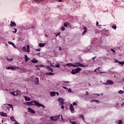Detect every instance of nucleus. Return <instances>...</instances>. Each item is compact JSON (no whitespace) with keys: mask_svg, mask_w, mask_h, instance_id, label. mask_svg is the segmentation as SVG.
I'll return each mask as SVG.
<instances>
[{"mask_svg":"<svg viewBox=\"0 0 124 124\" xmlns=\"http://www.w3.org/2000/svg\"><path fill=\"white\" fill-rule=\"evenodd\" d=\"M82 70V69L81 68H77L76 69H72L71 74H77V73H79L80 71Z\"/></svg>","mask_w":124,"mask_h":124,"instance_id":"f257e3e1","label":"nucleus"},{"mask_svg":"<svg viewBox=\"0 0 124 124\" xmlns=\"http://www.w3.org/2000/svg\"><path fill=\"white\" fill-rule=\"evenodd\" d=\"M74 67H79L81 66V67H85V65L79 62H76L75 63L73 64Z\"/></svg>","mask_w":124,"mask_h":124,"instance_id":"f03ea898","label":"nucleus"},{"mask_svg":"<svg viewBox=\"0 0 124 124\" xmlns=\"http://www.w3.org/2000/svg\"><path fill=\"white\" fill-rule=\"evenodd\" d=\"M59 119H60V115L55 116L54 117L52 116L50 118L51 121H53L54 122H57Z\"/></svg>","mask_w":124,"mask_h":124,"instance_id":"7ed1b4c3","label":"nucleus"},{"mask_svg":"<svg viewBox=\"0 0 124 124\" xmlns=\"http://www.w3.org/2000/svg\"><path fill=\"white\" fill-rule=\"evenodd\" d=\"M104 84L105 85H113V84H114V81L111 80H108L107 81V82Z\"/></svg>","mask_w":124,"mask_h":124,"instance_id":"20e7f679","label":"nucleus"},{"mask_svg":"<svg viewBox=\"0 0 124 124\" xmlns=\"http://www.w3.org/2000/svg\"><path fill=\"white\" fill-rule=\"evenodd\" d=\"M58 101L60 103V105H63V99L62 98H59Z\"/></svg>","mask_w":124,"mask_h":124,"instance_id":"39448f33","label":"nucleus"},{"mask_svg":"<svg viewBox=\"0 0 124 124\" xmlns=\"http://www.w3.org/2000/svg\"><path fill=\"white\" fill-rule=\"evenodd\" d=\"M114 62H115L116 63H119V64H122V66H123V65H124V61L123 62H119V60L116 59L114 61Z\"/></svg>","mask_w":124,"mask_h":124,"instance_id":"423d86ee","label":"nucleus"},{"mask_svg":"<svg viewBox=\"0 0 124 124\" xmlns=\"http://www.w3.org/2000/svg\"><path fill=\"white\" fill-rule=\"evenodd\" d=\"M70 110L71 113H74V107L72 105V104L70 106Z\"/></svg>","mask_w":124,"mask_h":124,"instance_id":"0eeeda50","label":"nucleus"},{"mask_svg":"<svg viewBox=\"0 0 124 124\" xmlns=\"http://www.w3.org/2000/svg\"><path fill=\"white\" fill-rule=\"evenodd\" d=\"M34 82L35 83V84H36V85H39V79L38 78H36L35 80H34Z\"/></svg>","mask_w":124,"mask_h":124,"instance_id":"6e6552de","label":"nucleus"},{"mask_svg":"<svg viewBox=\"0 0 124 124\" xmlns=\"http://www.w3.org/2000/svg\"><path fill=\"white\" fill-rule=\"evenodd\" d=\"M28 111L30 112V113H31V114H35V111L33 110V109L31 108H28Z\"/></svg>","mask_w":124,"mask_h":124,"instance_id":"1a4fd4ad","label":"nucleus"},{"mask_svg":"<svg viewBox=\"0 0 124 124\" xmlns=\"http://www.w3.org/2000/svg\"><path fill=\"white\" fill-rule=\"evenodd\" d=\"M10 27H16V23L13 21H11V24L10 25Z\"/></svg>","mask_w":124,"mask_h":124,"instance_id":"9d476101","label":"nucleus"},{"mask_svg":"<svg viewBox=\"0 0 124 124\" xmlns=\"http://www.w3.org/2000/svg\"><path fill=\"white\" fill-rule=\"evenodd\" d=\"M19 67H16V66H11L10 67V69H11V70H16V69H19Z\"/></svg>","mask_w":124,"mask_h":124,"instance_id":"9b49d317","label":"nucleus"},{"mask_svg":"<svg viewBox=\"0 0 124 124\" xmlns=\"http://www.w3.org/2000/svg\"><path fill=\"white\" fill-rule=\"evenodd\" d=\"M36 106H39V107H43V108H45V106L39 103H36Z\"/></svg>","mask_w":124,"mask_h":124,"instance_id":"f8f14e48","label":"nucleus"},{"mask_svg":"<svg viewBox=\"0 0 124 124\" xmlns=\"http://www.w3.org/2000/svg\"><path fill=\"white\" fill-rule=\"evenodd\" d=\"M64 27L67 28V27H70V24L68 22H65L64 24Z\"/></svg>","mask_w":124,"mask_h":124,"instance_id":"ddd939ff","label":"nucleus"},{"mask_svg":"<svg viewBox=\"0 0 124 124\" xmlns=\"http://www.w3.org/2000/svg\"><path fill=\"white\" fill-rule=\"evenodd\" d=\"M0 114L1 117H7V115L6 114V113H4V112H1Z\"/></svg>","mask_w":124,"mask_h":124,"instance_id":"4468645a","label":"nucleus"},{"mask_svg":"<svg viewBox=\"0 0 124 124\" xmlns=\"http://www.w3.org/2000/svg\"><path fill=\"white\" fill-rule=\"evenodd\" d=\"M65 65H66V66H68V67H70L71 66L74 67V65L72 63H67V64H66Z\"/></svg>","mask_w":124,"mask_h":124,"instance_id":"2eb2a0df","label":"nucleus"},{"mask_svg":"<svg viewBox=\"0 0 124 124\" xmlns=\"http://www.w3.org/2000/svg\"><path fill=\"white\" fill-rule=\"evenodd\" d=\"M50 94L51 96H55L56 95V93L55 92H50Z\"/></svg>","mask_w":124,"mask_h":124,"instance_id":"dca6fc26","label":"nucleus"},{"mask_svg":"<svg viewBox=\"0 0 124 124\" xmlns=\"http://www.w3.org/2000/svg\"><path fill=\"white\" fill-rule=\"evenodd\" d=\"M32 62L33 63H37L38 62V61L35 59V58L33 59L32 61Z\"/></svg>","mask_w":124,"mask_h":124,"instance_id":"f3484780","label":"nucleus"},{"mask_svg":"<svg viewBox=\"0 0 124 124\" xmlns=\"http://www.w3.org/2000/svg\"><path fill=\"white\" fill-rule=\"evenodd\" d=\"M24 98H25V100L27 101H30L31 100L30 98H29V97H28L27 96H25Z\"/></svg>","mask_w":124,"mask_h":124,"instance_id":"a211bd4d","label":"nucleus"},{"mask_svg":"<svg viewBox=\"0 0 124 124\" xmlns=\"http://www.w3.org/2000/svg\"><path fill=\"white\" fill-rule=\"evenodd\" d=\"M47 69L50 70L51 72H53V71H54V70H53V68L50 67V66H47Z\"/></svg>","mask_w":124,"mask_h":124,"instance_id":"6ab92c4d","label":"nucleus"},{"mask_svg":"<svg viewBox=\"0 0 124 124\" xmlns=\"http://www.w3.org/2000/svg\"><path fill=\"white\" fill-rule=\"evenodd\" d=\"M83 30H84L83 32L82 33L83 35H84V34H85V33H86V32H87V28L84 27L83 28Z\"/></svg>","mask_w":124,"mask_h":124,"instance_id":"aec40b11","label":"nucleus"},{"mask_svg":"<svg viewBox=\"0 0 124 124\" xmlns=\"http://www.w3.org/2000/svg\"><path fill=\"white\" fill-rule=\"evenodd\" d=\"M27 49L26 52L27 53H30V46L29 45H27Z\"/></svg>","mask_w":124,"mask_h":124,"instance_id":"412c9836","label":"nucleus"},{"mask_svg":"<svg viewBox=\"0 0 124 124\" xmlns=\"http://www.w3.org/2000/svg\"><path fill=\"white\" fill-rule=\"evenodd\" d=\"M31 105H36V103H39L38 102H36V101H32L31 102Z\"/></svg>","mask_w":124,"mask_h":124,"instance_id":"4be33fe9","label":"nucleus"},{"mask_svg":"<svg viewBox=\"0 0 124 124\" xmlns=\"http://www.w3.org/2000/svg\"><path fill=\"white\" fill-rule=\"evenodd\" d=\"M39 46L40 47H44V46H45V44L40 43L39 44Z\"/></svg>","mask_w":124,"mask_h":124,"instance_id":"5701e85b","label":"nucleus"},{"mask_svg":"<svg viewBox=\"0 0 124 124\" xmlns=\"http://www.w3.org/2000/svg\"><path fill=\"white\" fill-rule=\"evenodd\" d=\"M10 119L12 122H16V120H15V118L14 117V116L11 117Z\"/></svg>","mask_w":124,"mask_h":124,"instance_id":"b1692460","label":"nucleus"},{"mask_svg":"<svg viewBox=\"0 0 124 124\" xmlns=\"http://www.w3.org/2000/svg\"><path fill=\"white\" fill-rule=\"evenodd\" d=\"M25 60L26 61V62H28V61H29V57H28V56L27 55H25Z\"/></svg>","mask_w":124,"mask_h":124,"instance_id":"393cba45","label":"nucleus"},{"mask_svg":"<svg viewBox=\"0 0 124 124\" xmlns=\"http://www.w3.org/2000/svg\"><path fill=\"white\" fill-rule=\"evenodd\" d=\"M6 60L8 62H13V58H6Z\"/></svg>","mask_w":124,"mask_h":124,"instance_id":"a878e982","label":"nucleus"},{"mask_svg":"<svg viewBox=\"0 0 124 124\" xmlns=\"http://www.w3.org/2000/svg\"><path fill=\"white\" fill-rule=\"evenodd\" d=\"M55 74L53 73H46V75H54Z\"/></svg>","mask_w":124,"mask_h":124,"instance_id":"bb28decb","label":"nucleus"},{"mask_svg":"<svg viewBox=\"0 0 124 124\" xmlns=\"http://www.w3.org/2000/svg\"><path fill=\"white\" fill-rule=\"evenodd\" d=\"M22 51H27V47L26 46L22 47Z\"/></svg>","mask_w":124,"mask_h":124,"instance_id":"cd10ccee","label":"nucleus"},{"mask_svg":"<svg viewBox=\"0 0 124 124\" xmlns=\"http://www.w3.org/2000/svg\"><path fill=\"white\" fill-rule=\"evenodd\" d=\"M26 105H29V106H31V102H27L26 103Z\"/></svg>","mask_w":124,"mask_h":124,"instance_id":"c85d7f7f","label":"nucleus"},{"mask_svg":"<svg viewBox=\"0 0 124 124\" xmlns=\"http://www.w3.org/2000/svg\"><path fill=\"white\" fill-rule=\"evenodd\" d=\"M8 44H10V45H14V43L12 42L9 41Z\"/></svg>","mask_w":124,"mask_h":124,"instance_id":"c756f323","label":"nucleus"},{"mask_svg":"<svg viewBox=\"0 0 124 124\" xmlns=\"http://www.w3.org/2000/svg\"><path fill=\"white\" fill-rule=\"evenodd\" d=\"M112 29H113L114 30H116L117 29V26H116V25H113L112 26Z\"/></svg>","mask_w":124,"mask_h":124,"instance_id":"7c9ffc66","label":"nucleus"},{"mask_svg":"<svg viewBox=\"0 0 124 124\" xmlns=\"http://www.w3.org/2000/svg\"><path fill=\"white\" fill-rule=\"evenodd\" d=\"M34 0L35 1H39V2H41V1H44V0Z\"/></svg>","mask_w":124,"mask_h":124,"instance_id":"2f4dec72","label":"nucleus"},{"mask_svg":"<svg viewBox=\"0 0 124 124\" xmlns=\"http://www.w3.org/2000/svg\"><path fill=\"white\" fill-rule=\"evenodd\" d=\"M118 93H120V94H123V93H124V91L120 90L118 92Z\"/></svg>","mask_w":124,"mask_h":124,"instance_id":"473e14b6","label":"nucleus"},{"mask_svg":"<svg viewBox=\"0 0 124 124\" xmlns=\"http://www.w3.org/2000/svg\"><path fill=\"white\" fill-rule=\"evenodd\" d=\"M14 30V31H13V32H14V33H16V32H17V29H15Z\"/></svg>","mask_w":124,"mask_h":124,"instance_id":"72a5a7b5","label":"nucleus"},{"mask_svg":"<svg viewBox=\"0 0 124 124\" xmlns=\"http://www.w3.org/2000/svg\"><path fill=\"white\" fill-rule=\"evenodd\" d=\"M70 123L71 124H76V123L73 122V121H72L71 120L70 121Z\"/></svg>","mask_w":124,"mask_h":124,"instance_id":"f704fd0d","label":"nucleus"},{"mask_svg":"<svg viewBox=\"0 0 124 124\" xmlns=\"http://www.w3.org/2000/svg\"><path fill=\"white\" fill-rule=\"evenodd\" d=\"M80 118H82L83 122H85V119H84V116L83 115H80Z\"/></svg>","mask_w":124,"mask_h":124,"instance_id":"c9c22d12","label":"nucleus"},{"mask_svg":"<svg viewBox=\"0 0 124 124\" xmlns=\"http://www.w3.org/2000/svg\"><path fill=\"white\" fill-rule=\"evenodd\" d=\"M55 67H60V64L58 63L57 65H55Z\"/></svg>","mask_w":124,"mask_h":124,"instance_id":"e433bc0d","label":"nucleus"},{"mask_svg":"<svg viewBox=\"0 0 124 124\" xmlns=\"http://www.w3.org/2000/svg\"><path fill=\"white\" fill-rule=\"evenodd\" d=\"M123 124V121H122L121 120H119L118 124Z\"/></svg>","mask_w":124,"mask_h":124,"instance_id":"4c0bfd02","label":"nucleus"},{"mask_svg":"<svg viewBox=\"0 0 124 124\" xmlns=\"http://www.w3.org/2000/svg\"><path fill=\"white\" fill-rule=\"evenodd\" d=\"M97 70H98L99 71V67H98V68L95 70L94 72H96Z\"/></svg>","mask_w":124,"mask_h":124,"instance_id":"58836bf2","label":"nucleus"},{"mask_svg":"<svg viewBox=\"0 0 124 124\" xmlns=\"http://www.w3.org/2000/svg\"><path fill=\"white\" fill-rule=\"evenodd\" d=\"M73 105H74L75 106H77V103H76V102H74V103H73Z\"/></svg>","mask_w":124,"mask_h":124,"instance_id":"ea45409f","label":"nucleus"},{"mask_svg":"<svg viewBox=\"0 0 124 124\" xmlns=\"http://www.w3.org/2000/svg\"><path fill=\"white\" fill-rule=\"evenodd\" d=\"M61 29H62V31H64V30H65V28H64V27H62L61 28Z\"/></svg>","mask_w":124,"mask_h":124,"instance_id":"a19ab883","label":"nucleus"},{"mask_svg":"<svg viewBox=\"0 0 124 124\" xmlns=\"http://www.w3.org/2000/svg\"><path fill=\"white\" fill-rule=\"evenodd\" d=\"M93 101H95V102H97V103H98V102H99V101L96 100H93Z\"/></svg>","mask_w":124,"mask_h":124,"instance_id":"79ce46f5","label":"nucleus"},{"mask_svg":"<svg viewBox=\"0 0 124 124\" xmlns=\"http://www.w3.org/2000/svg\"><path fill=\"white\" fill-rule=\"evenodd\" d=\"M95 58H96V56L92 58V60L93 61V62H94Z\"/></svg>","mask_w":124,"mask_h":124,"instance_id":"37998d69","label":"nucleus"},{"mask_svg":"<svg viewBox=\"0 0 124 124\" xmlns=\"http://www.w3.org/2000/svg\"><path fill=\"white\" fill-rule=\"evenodd\" d=\"M61 108H62V109L64 108V106H63V105H61Z\"/></svg>","mask_w":124,"mask_h":124,"instance_id":"c03bdc74","label":"nucleus"},{"mask_svg":"<svg viewBox=\"0 0 124 124\" xmlns=\"http://www.w3.org/2000/svg\"><path fill=\"white\" fill-rule=\"evenodd\" d=\"M68 91L69 92V93H71V92H72L71 89H68Z\"/></svg>","mask_w":124,"mask_h":124,"instance_id":"a18cd8bd","label":"nucleus"},{"mask_svg":"<svg viewBox=\"0 0 124 124\" xmlns=\"http://www.w3.org/2000/svg\"><path fill=\"white\" fill-rule=\"evenodd\" d=\"M63 82L65 83V84H67L68 83H69V81H64Z\"/></svg>","mask_w":124,"mask_h":124,"instance_id":"49530a36","label":"nucleus"},{"mask_svg":"<svg viewBox=\"0 0 124 124\" xmlns=\"http://www.w3.org/2000/svg\"><path fill=\"white\" fill-rule=\"evenodd\" d=\"M63 88H64V90H68V89L67 88H66V87H63Z\"/></svg>","mask_w":124,"mask_h":124,"instance_id":"de8ad7c7","label":"nucleus"},{"mask_svg":"<svg viewBox=\"0 0 124 124\" xmlns=\"http://www.w3.org/2000/svg\"><path fill=\"white\" fill-rule=\"evenodd\" d=\"M96 25L97 27H98V21H96Z\"/></svg>","mask_w":124,"mask_h":124,"instance_id":"09e8293b","label":"nucleus"},{"mask_svg":"<svg viewBox=\"0 0 124 124\" xmlns=\"http://www.w3.org/2000/svg\"><path fill=\"white\" fill-rule=\"evenodd\" d=\"M41 49H40V48H38V49H36V51H41Z\"/></svg>","mask_w":124,"mask_h":124,"instance_id":"8fccbe9b","label":"nucleus"},{"mask_svg":"<svg viewBox=\"0 0 124 124\" xmlns=\"http://www.w3.org/2000/svg\"><path fill=\"white\" fill-rule=\"evenodd\" d=\"M56 93L57 95H59V94H60L59 92H56V93Z\"/></svg>","mask_w":124,"mask_h":124,"instance_id":"3c124183","label":"nucleus"},{"mask_svg":"<svg viewBox=\"0 0 124 124\" xmlns=\"http://www.w3.org/2000/svg\"><path fill=\"white\" fill-rule=\"evenodd\" d=\"M111 51H112V52H113L114 53H115V52H116V51H115L114 49H111Z\"/></svg>","mask_w":124,"mask_h":124,"instance_id":"603ef678","label":"nucleus"},{"mask_svg":"<svg viewBox=\"0 0 124 124\" xmlns=\"http://www.w3.org/2000/svg\"><path fill=\"white\" fill-rule=\"evenodd\" d=\"M60 34H61V32L57 33V35H56V36H58V35H60Z\"/></svg>","mask_w":124,"mask_h":124,"instance_id":"864d4df0","label":"nucleus"},{"mask_svg":"<svg viewBox=\"0 0 124 124\" xmlns=\"http://www.w3.org/2000/svg\"><path fill=\"white\" fill-rule=\"evenodd\" d=\"M59 50L62 51V47L61 46H59Z\"/></svg>","mask_w":124,"mask_h":124,"instance_id":"5fc2aeb1","label":"nucleus"},{"mask_svg":"<svg viewBox=\"0 0 124 124\" xmlns=\"http://www.w3.org/2000/svg\"><path fill=\"white\" fill-rule=\"evenodd\" d=\"M62 121H63V118H62V115H61Z\"/></svg>","mask_w":124,"mask_h":124,"instance_id":"6e6d98bb","label":"nucleus"},{"mask_svg":"<svg viewBox=\"0 0 124 124\" xmlns=\"http://www.w3.org/2000/svg\"><path fill=\"white\" fill-rule=\"evenodd\" d=\"M89 94V92L88 91H86V95H88Z\"/></svg>","mask_w":124,"mask_h":124,"instance_id":"4d7b16f0","label":"nucleus"},{"mask_svg":"<svg viewBox=\"0 0 124 124\" xmlns=\"http://www.w3.org/2000/svg\"><path fill=\"white\" fill-rule=\"evenodd\" d=\"M8 106H10L11 107H12V106H13L12 105H11V104H8Z\"/></svg>","mask_w":124,"mask_h":124,"instance_id":"13d9d810","label":"nucleus"},{"mask_svg":"<svg viewBox=\"0 0 124 124\" xmlns=\"http://www.w3.org/2000/svg\"><path fill=\"white\" fill-rule=\"evenodd\" d=\"M58 1H59V2H62V0H59Z\"/></svg>","mask_w":124,"mask_h":124,"instance_id":"bf43d9fd","label":"nucleus"},{"mask_svg":"<svg viewBox=\"0 0 124 124\" xmlns=\"http://www.w3.org/2000/svg\"><path fill=\"white\" fill-rule=\"evenodd\" d=\"M51 66L52 67H56V66H54L53 65H51Z\"/></svg>","mask_w":124,"mask_h":124,"instance_id":"052dcab7","label":"nucleus"},{"mask_svg":"<svg viewBox=\"0 0 124 124\" xmlns=\"http://www.w3.org/2000/svg\"><path fill=\"white\" fill-rule=\"evenodd\" d=\"M11 94H13L14 95H15V94H14V92L11 93Z\"/></svg>","mask_w":124,"mask_h":124,"instance_id":"680f3d73","label":"nucleus"},{"mask_svg":"<svg viewBox=\"0 0 124 124\" xmlns=\"http://www.w3.org/2000/svg\"><path fill=\"white\" fill-rule=\"evenodd\" d=\"M45 36H46V37H48V35H47V34H46Z\"/></svg>","mask_w":124,"mask_h":124,"instance_id":"e2e57ef3","label":"nucleus"},{"mask_svg":"<svg viewBox=\"0 0 124 124\" xmlns=\"http://www.w3.org/2000/svg\"><path fill=\"white\" fill-rule=\"evenodd\" d=\"M12 45H13V47H14L15 48L16 47V46H15V44Z\"/></svg>","mask_w":124,"mask_h":124,"instance_id":"0e129e2a","label":"nucleus"},{"mask_svg":"<svg viewBox=\"0 0 124 124\" xmlns=\"http://www.w3.org/2000/svg\"><path fill=\"white\" fill-rule=\"evenodd\" d=\"M7 69H10V67H8L7 68Z\"/></svg>","mask_w":124,"mask_h":124,"instance_id":"69168bd1","label":"nucleus"},{"mask_svg":"<svg viewBox=\"0 0 124 124\" xmlns=\"http://www.w3.org/2000/svg\"><path fill=\"white\" fill-rule=\"evenodd\" d=\"M124 106V103H123L122 104H121V106Z\"/></svg>","mask_w":124,"mask_h":124,"instance_id":"338daca9","label":"nucleus"},{"mask_svg":"<svg viewBox=\"0 0 124 124\" xmlns=\"http://www.w3.org/2000/svg\"><path fill=\"white\" fill-rule=\"evenodd\" d=\"M96 95H98V96H99L100 94H95Z\"/></svg>","mask_w":124,"mask_h":124,"instance_id":"774afa93","label":"nucleus"}]
</instances>
